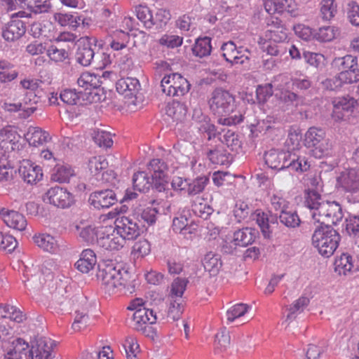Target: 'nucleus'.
<instances>
[{
    "instance_id": "obj_1",
    "label": "nucleus",
    "mask_w": 359,
    "mask_h": 359,
    "mask_svg": "<svg viewBox=\"0 0 359 359\" xmlns=\"http://www.w3.org/2000/svg\"><path fill=\"white\" fill-rule=\"evenodd\" d=\"M210 111L219 117L217 123L222 126H236L243 121L244 116L235 113L236 109V97L229 90L222 88L215 89L208 100Z\"/></svg>"
},
{
    "instance_id": "obj_2",
    "label": "nucleus",
    "mask_w": 359,
    "mask_h": 359,
    "mask_svg": "<svg viewBox=\"0 0 359 359\" xmlns=\"http://www.w3.org/2000/svg\"><path fill=\"white\" fill-rule=\"evenodd\" d=\"M130 274L121 265L110 262H104L98 265L97 278L101 282L106 293L112 294L122 288H128Z\"/></svg>"
},
{
    "instance_id": "obj_3",
    "label": "nucleus",
    "mask_w": 359,
    "mask_h": 359,
    "mask_svg": "<svg viewBox=\"0 0 359 359\" xmlns=\"http://www.w3.org/2000/svg\"><path fill=\"white\" fill-rule=\"evenodd\" d=\"M128 309L135 311L133 315L134 329L147 337H154L156 332L151 325L156 323L158 319L154 309L143 306L142 299H136L130 302Z\"/></svg>"
},
{
    "instance_id": "obj_4",
    "label": "nucleus",
    "mask_w": 359,
    "mask_h": 359,
    "mask_svg": "<svg viewBox=\"0 0 359 359\" xmlns=\"http://www.w3.org/2000/svg\"><path fill=\"white\" fill-rule=\"evenodd\" d=\"M339 233L331 225L319 226L312 236V244L325 257L332 256L338 248Z\"/></svg>"
},
{
    "instance_id": "obj_5",
    "label": "nucleus",
    "mask_w": 359,
    "mask_h": 359,
    "mask_svg": "<svg viewBox=\"0 0 359 359\" xmlns=\"http://www.w3.org/2000/svg\"><path fill=\"white\" fill-rule=\"evenodd\" d=\"M331 66L339 72L340 79L346 83L351 84L359 81V65L356 56L346 55L335 57L332 61Z\"/></svg>"
},
{
    "instance_id": "obj_6",
    "label": "nucleus",
    "mask_w": 359,
    "mask_h": 359,
    "mask_svg": "<svg viewBox=\"0 0 359 359\" xmlns=\"http://www.w3.org/2000/svg\"><path fill=\"white\" fill-rule=\"evenodd\" d=\"M313 219L320 226L336 224L343 218L342 209L335 201L321 203L317 212L312 213Z\"/></svg>"
},
{
    "instance_id": "obj_7",
    "label": "nucleus",
    "mask_w": 359,
    "mask_h": 359,
    "mask_svg": "<svg viewBox=\"0 0 359 359\" xmlns=\"http://www.w3.org/2000/svg\"><path fill=\"white\" fill-rule=\"evenodd\" d=\"M161 90L169 96H183L191 88V84L180 74L172 73L165 75L161 82Z\"/></svg>"
},
{
    "instance_id": "obj_8",
    "label": "nucleus",
    "mask_w": 359,
    "mask_h": 359,
    "mask_svg": "<svg viewBox=\"0 0 359 359\" xmlns=\"http://www.w3.org/2000/svg\"><path fill=\"white\" fill-rule=\"evenodd\" d=\"M97 39L88 36L81 37L76 42L77 46L75 54L76 61L83 67H88L93 65L96 53Z\"/></svg>"
},
{
    "instance_id": "obj_9",
    "label": "nucleus",
    "mask_w": 359,
    "mask_h": 359,
    "mask_svg": "<svg viewBox=\"0 0 359 359\" xmlns=\"http://www.w3.org/2000/svg\"><path fill=\"white\" fill-rule=\"evenodd\" d=\"M116 234L126 241H133L140 235V228L134 217L119 215L114 222Z\"/></svg>"
},
{
    "instance_id": "obj_10",
    "label": "nucleus",
    "mask_w": 359,
    "mask_h": 359,
    "mask_svg": "<svg viewBox=\"0 0 359 359\" xmlns=\"http://www.w3.org/2000/svg\"><path fill=\"white\" fill-rule=\"evenodd\" d=\"M43 201L46 203L62 209L68 208L74 203L72 194L67 189L55 186L50 188L43 196Z\"/></svg>"
},
{
    "instance_id": "obj_11",
    "label": "nucleus",
    "mask_w": 359,
    "mask_h": 359,
    "mask_svg": "<svg viewBox=\"0 0 359 359\" xmlns=\"http://www.w3.org/2000/svg\"><path fill=\"white\" fill-rule=\"evenodd\" d=\"M357 104V100L350 95L334 98L332 118L337 121L346 120L353 112Z\"/></svg>"
},
{
    "instance_id": "obj_12",
    "label": "nucleus",
    "mask_w": 359,
    "mask_h": 359,
    "mask_svg": "<svg viewBox=\"0 0 359 359\" xmlns=\"http://www.w3.org/2000/svg\"><path fill=\"white\" fill-rule=\"evenodd\" d=\"M325 132L320 128L311 127L305 133L304 145L306 147H313V157H323L324 155L323 142Z\"/></svg>"
},
{
    "instance_id": "obj_13",
    "label": "nucleus",
    "mask_w": 359,
    "mask_h": 359,
    "mask_svg": "<svg viewBox=\"0 0 359 359\" xmlns=\"http://www.w3.org/2000/svg\"><path fill=\"white\" fill-rule=\"evenodd\" d=\"M53 341L45 337H38L29 348L30 359H51Z\"/></svg>"
},
{
    "instance_id": "obj_14",
    "label": "nucleus",
    "mask_w": 359,
    "mask_h": 359,
    "mask_svg": "<svg viewBox=\"0 0 359 359\" xmlns=\"http://www.w3.org/2000/svg\"><path fill=\"white\" fill-rule=\"evenodd\" d=\"M0 218L10 228L19 231L26 230L27 221L25 217L18 211L0 208Z\"/></svg>"
},
{
    "instance_id": "obj_15",
    "label": "nucleus",
    "mask_w": 359,
    "mask_h": 359,
    "mask_svg": "<svg viewBox=\"0 0 359 359\" xmlns=\"http://www.w3.org/2000/svg\"><path fill=\"white\" fill-rule=\"evenodd\" d=\"M18 172L23 180L29 184H36L43 177L41 167L34 165L29 158H23L20 161Z\"/></svg>"
},
{
    "instance_id": "obj_16",
    "label": "nucleus",
    "mask_w": 359,
    "mask_h": 359,
    "mask_svg": "<svg viewBox=\"0 0 359 359\" xmlns=\"http://www.w3.org/2000/svg\"><path fill=\"white\" fill-rule=\"evenodd\" d=\"M89 203L95 209H106L117 202L116 194L111 189H104L92 193L89 197Z\"/></svg>"
},
{
    "instance_id": "obj_17",
    "label": "nucleus",
    "mask_w": 359,
    "mask_h": 359,
    "mask_svg": "<svg viewBox=\"0 0 359 359\" xmlns=\"http://www.w3.org/2000/svg\"><path fill=\"white\" fill-rule=\"evenodd\" d=\"M265 161V164L270 168L273 170H283L285 168H287L290 170H295V171H306L309 167L310 165L308 164L307 161L305 160V158H296L293 159L292 161H290L287 165H285V163L287 162V158H283V163L281 164L279 158H264Z\"/></svg>"
},
{
    "instance_id": "obj_18",
    "label": "nucleus",
    "mask_w": 359,
    "mask_h": 359,
    "mask_svg": "<svg viewBox=\"0 0 359 359\" xmlns=\"http://www.w3.org/2000/svg\"><path fill=\"white\" fill-rule=\"evenodd\" d=\"M337 184L344 191L355 193L359 191V166L342 173L337 178Z\"/></svg>"
},
{
    "instance_id": "obj_19",
    "label": "nucleus",
    "mask_w": 359,
    "mask_h": 359,
    "mask_svg": "<svg viewBox=\"0 0 359 359\" xmlns=\"http://www.w3.org/2000/svg\"><path fill=\"white\" fill-rule=\"evenodd\" d=\"M26 32L25 22L19 19H13L3 29L2 36L7 41H15Z\"/></svg>"
},
{
    "instance_id": "obj_20",
    "label": "nucleus",
    "mask_w": 359,
    "mask_h": 359,
    "mask_svg": "<svg viewBox=\"0 0 359 359\" xmlns=\"http://www.w3.org/2000/svg\"><path fill=\"white\" fill-rule=\"evenodd\" d=\"M278 216L270 215L261 210L256 211V222L264 238H269L272 233V225L278 224Z\"/></svg>"
},
{
    "instance_id": "obj_21",
    "label": "nucleus",
    "mask_w": 359,
    "mask_h": 359,
    "mask_svg": "<svg viewBox=\"0 0 359 359\" xmlns=\"http://www.w3.org/2000/svg\"><path fill=\"white\" fill-rule=\"evenodd\" d=\"M258 231L252 228L246 227L236 231L233 233L235 245L246 247L252 244L257 238Z\"/></svg>"
},
{
    "instance_id": "obj_22",
    "label": "nucleus",
    "mask_w": 359,
    "mask_h": 359,
    "mask_svg": "<svg viewBox=\"0 0 359 359\" xmlns=\"http://www.w3.org/2000/svg\"><path fill=\"white\" fill-rule=\"evenodd\" d=\"M74 175V169L70 165L57 163L52 170L50 180L59 183H67Z\"/></svg>"
},
{
    "instance_id": "obj_23",
    "label": "nucleus",
    "mask_w": 359,
    "mask_h": 359,
    "mask_svg": "<svg viewBox=\"0 0 359 359\" xmlns=\"http://www.w3.org/2000/svg\"><path fill=\"white\" fill-rule=\"evenodd\" d=\"M13 345V349L6 353L4 359H30L29 346L22 339H15Z\"/></svg>"
},
{
    "instance_id": "obj_24",
    "label": "nucleus",
    "mask_w": 359,
    "mask_h": 359,
    "mask_svg": "<svg viewBox=\"0 0 359 359\" xmlns=\"http://www.w3.org/2000/svg\"><path fill=\"white\" fill-rule=\"evenodd\" d=\"M97 263L95 253L90 249L83 250L80 259L75 263V267L81 272L87 273L92 269Z\"/></svg>"
},
{
    "instance_id": "obj_25",
    "label": "nucleus",
    "mask_w": 359,
    "mask_h": 359,
    "mask_svg": "<svg viewBox=\"0 0 359 359\" xmlns=\"http://www.w3.org/2000/svg\"><path fill=\"white\" fill-rule=\"evenodd\" d=\"M25 137L29 142V144L34 147L42 145L50 140L48 133L36 127L29 128Z\"/></svg>"
},
{
    "instance_id": "obj_26",
    "label": "nucleus",
    "mask_w": 359,
    "mask_h": 359,
    "mask_svg": "<svg viewBox=\"0 0 359 359\" xmlns=\"http://www.w3.org/2000/svg\"><path fill=\"white\" fill-rule=\"evenodd\" d=\"M187 108L184 103L178 100L168 102L165 107V114L174 121H182L187 114Z\"/></svg>"
},
{
    "instance_id": "obj_27",
    "label": "nucleus",
    "mask_w": 359,
    "mask_h": 359,
    "mask_svg": "<svg viewBox=\"0 0 359 359\" xmlns=\"http://www.w3.org/2000/svg\"><path fill=\"white\" fill-rule=\"evenodd\" d=\"M202 263L205 270L211 276L217 275L222 267L220 256L212 252H209L204 256Z\"/></svg>"
},
{
    "instance_id": "obj_28",
    "label": "nucleus",
    "mask_w": 359,
    "mask_h": 359,
    "mask_svg": "<svg viewBox=\"0 0 359 359\" xmlns=\"http://www.w3.org/2000/svg\"><path fill=\"white\" fill-rule=\"evenodd\" d=\"M20 4V7L27 8L35 14L46 13L50 8L49 2L44 0H15Z\"/></svg>"
},
{
    "instance_id": "obj_29",
    "label": "nucleus",
    "mask_w": 359,
    "mask_h": 359,
    "mask_svg": "<svg viewBox=\"0 0 359 359\" xmlns=\"http://www.w3.org/2000/svg\"><path fill=\"white\" fill-rule=\"evenodd\" d=\"M97 243L101 248L107 250H118L125 245L123 238L114 234L100 238L97 240Z\"/></svg>"
},
{
    "instance_id": "obj_30",
    "label": "nucleus",
    "mask_w": 359,
    "mask_h": 359,
    "mask_svg": "<svg viewBox=\"0 0 359 359\" xmlns=\"http://www.w3.org/2000/svg\"><path fill=\"white\" fill-rule=\"evenodd\" d=\"M134 189L140 192H147L152 187L151 180L144 171H138L133 176Z\"/></svg>"
},
{
    "instance_id": "obj_31",
    "label": "nucleus",
    "mask_w": 359,
    "mask_h": 359,
    "mask_svg": "<svg viewBox=\"0 0 359 359\" xmlns=\"http://www.w3.org/2000/svg\"><path fill=\"white\" fill-rule=\"evenodd\" d=\"M34 243L44 251L51 253L57 249V243L55 238L49 234H40L33 237Z\"/></svg>"
},
{
    "instance_id": "obj_32",
    "label": "nucleus",
    "mask_w": 359,
    "mask_h": 359,
    "mask_svg": "<svg viewBox=\"0 0 359 359\" xmlns=\"http://www.w3.org/2000/svg\"><path fill=\"white\" fill-rule=\"evenodd\" d=\"M147 167L152 172L151 177L161 178L163 175H168V166L163 158H151Z\"/></svg>"
},
{
    "instance_id": "obj_33",
    "label": "nucleus",
    "mask_w": 359,
    "mask_h": 359,
    "mask_svg": "<svg viewBox=\"0 0 359 359\" xmlns=\"http://www.w3.org/2000/svg\"><path fill=\"white\" fill-rule=\"evenodd\" d=\"M304 198L305 205L309 209L313 210V212H317L321 203L325 201L318 191L311 189L304 190Z\"/></svg>"
},
{
    "instance_id": "obj_34",
    "label": "nucleus",
    "mask_w": 359,
    "mask_h": 359,
    "mask_svg": "<svg viewBox=\"0 0 359 359\" xmlns=\"http://www.w3.org/2000/svg\"><path fill=\"white\" fill-rule=\"evenodd\" d=\"M352 257L347 254L343 253L335 259L334 270L339 275H346L348 272L354 270Z\"/></svg>"
},
{
    "instance_id": "obj_35",
    "label": "nucleus",
    "mask_w": 359,
    "mask_h": 359,
    "mask_svg": "<svg viewBox=\"0 0 359 359\" xmlns=\"http://www.w3.org/2000/svg\"><path fill=\"white\" fill-rule=\"evenodd\" d=\"M211 49V38L204 36L196 39L195 44L192 48V52L194 55L201 58L209 55L210 54Z\"/></svg>"
},
{
    "instance_id": "obj_36",
    "label": "nucleus",
    "mask_w": 359,
    "mask_h": 359,
    "mask_svg": "<svg viewBox=\"0 0 359 359\" xmlns=\"http://www.w3.org/2000/svg\"><path fill=\"white\" fill-rule=\"evenodd\" d=\"M243 48V46H237L233 41H229L222 44L221 50L222 51V56L225 58L226 61L233 65L235 59L240 55L241 49Z\"/></svg>"
},
{
    "instance_id": "obj_37",
    "label": "nucleus",
    "mask_w": 359,
    "mask_h": 359,
    "mask_svg": "<svg viewBox=\"0 0 359 359\" xmlns=\"http://www.w3.org/2000/svg\"><path fill=\"white\" fill-rule=\"evenodd\" d=\"M18 71L14 66L6 60H0V82H11L17 78Z\"/></svg>"
},
{
    "instance_id": "obj_38",
    "label": "nucleus",
    "mask_w": 359,
    "mask_h": 359,
    "mask_svg": "<svg viewBox=\"0 0 359 359\" xmlns=\"http://www.w3.org/2000/svg\"><path fill=\"white\" fill-rule=\"evenodd\" d=\"M264 1L265 10L270 14L283 13L289 7L288 4L292 3V0H264Z\"/></svg>"
},
{
    "instance_id": "obj_39",
    "label": "nucleus",
    "mask_w": 359,
    "mask_h": 359,
    "mask_svg": "<svg viewBox=\"0 0 359 359\" xmlns=\"http://www.w3.org/2000/svg\"><path fill=\"white\" fill-rule=\"evenodd\" d=\"M111 133L103 130H93L92 137L95 143L100 147L109 148L113 144Z\"/></svg>"
},
{
    "instance_id": "obj_40",
    "label": "nucleus",
    "mask_w": 359,
    "mask_h": 359,
    "mask_svg": "<svg viewBox=\"0 0 359 359\" xmlns=\"http://www.w3.org/2000/svg\"><path fill=\"white\" fill-rule=\"evenodd\" d=\"M278 217L280 222L288 228H297L301 224V219L295 211L292 212L287 209L280 212Z\"/></svg>"
},
{
    "instance_id": "obj_41",
    "label": "nucleus",
    "mask_w": 359,
    "mask_h": 359,
    "mask_svg": "<svg viewBox=\"0 0 359 359\" xmlns=\"http://www.w3.org/2000/svg\"><path fill=\"white\" fill-rule=\"evenodd\" d=\"M337 31L334 27L324 26L313 29V39L320 42H329L335 38Z\"/></svg>"
},
{
    "instance_id": "obj_42",
    "label": "nucleus",
    "mask_w": 359,
    "mask_h": 359,
    "mask_svg": "<svg viewBox=\"0 0 359 359\" xmlns=\"http://www.w3.org/2000/svg\"><path fill=\"white\" fill-rule=\"evenodd\" d=\"M208 183L209 177L205 175L198 177L193 180H189L187 194L191 196H195L200 194L204 190Z\"/></svg>"
},
{
    "instance_id": "obj_43",
    "label": "nucleus",
    "mask_w": 359,
    "mask_h": 359,
    "mask_svg": "<svg viewBox=\"0 0 359 359\" xmlns=\"http://www.w3.org/2000/svg\"><path fill=\"white\" fill-rule=\"evenodd\" d=\"M276 24H278V26L275 27V29L267 31L266 36L274 43L285 41L287 39V29L278 19H276Z\"/></svg>"
},
{
    "instance_id": "obj_44",
    "label": "nucleus",
    "mask_w": 359,
    "mask_h": 359,
    "mask_svg": "<svg viewBox=\"0 0 359 359\" xmlns=\"http://www.w3.org/2000/svg\"><path fill=\"white\" fill-rule=\"evenodd\" d=\"M56 20L62 26H69L73 29H76L82 21L81 17L74 16L68 13H57L55 15Z\"/></svg>"
},
{
    "instance_id": "obj_45",
    "label": "nucleus",
    "mask_w": 359,
    "mask_h": 359,
    "mask_svg": "<svg viewBox=\"0 0 359 359\" xmlns=\"http://www.w3.org/2000/svg\"><path fill=\"white\" fill-rule=\"evenodd\" d=\"M199 123H201L199 128L200 130L207 133L209 140L221 133V131H218L217 127L210 123V118L208 115L201 114V119H199Z\"/></svg>"
},
{
    "instance_id": "obj_46",
    "label": "nucleus",
    "mask_w": 359,
    "mask_h": 359,
    "mask_svg": "<svg viewBox=\"0 0 359 359\" xmlns=\"http://www.w3.org/2000/svg\"><path fill=\"white\" fill-rule=\"evenodd\" d=\"M309 304V299L306 297H301L294 301L288 309L289 312L287 315V320H292L295 318L297 314L302 312Z\"/></svg>"
},
{
    "instance_id": "obj_47",
    "label": "nucleus",
    "mask_w": 359,
    "mask_h": 359,
    "mask_svg": "<svg viewBox=\"0 0 359 359\" xmlns=\"http://www.w3.org/2000/svg\"><path fill=\"white\" fill-rule=\"evenodd\" d=\"M136 15L147 29H151L154 26L153 13L147 6H139L137 7Z\"/></svg>"
},
{
    "instance_id": "obj_48",
    "label": "nucleus",
    "mask_w": 359,
    "mask_h": 359,
    "mask_svg": "<svg viewBox=\"0 0 359 359\" xmlns=\"http://www.w3.org/2000/svg\"><path fill=\"white\" fill-rule=\"evenodd\" d=\"M291 81L292 90L303 96L307 91H309L313 86L312 81L307 77L303 79L294 78Z\"/></svg>"
},
{
    "instance_id": "obj_49",
    "label": "nucleus",
    "mask_w": 359,
    "mask_h": 359,
    "mask_svg": "<svg viewBox=\"0 0 359 359\" xmlns=\"http://www.w3.org/2000/svg\"><path fill=\"white\" fill-rule=\"evenodd\" d=\"M302 139V134L299 127L297 126H290L288 130V138L287 140V144L289 147L292 146L291 150H295L296 149H298Z\"/></svg>"
},
{
    "instance_id": "obj_50",
    "label": "nucleus",
    "mask_w": 359,
    "mask_h": 359,
    "mask_svg": "<svg viewBox=\"0 0 359 359\" xmlns=\"http://www.w3.org/2000/svg\"><path fill=\"white\" fill-rule=\"evenodd\" d=\"M171 18L169 10L165 8L157 9L155 15H153L152 22L156 28L161 29L165 27Z\"/></svg>"
},
{
    "instance_id": "obj_51",
    "label": "nucleus",
    "mask_w": 359,
    "mask_h": 359,
    "mask_svg": "<svg viewBox=\"0 0 359 359\" xmlns=\"http://www.w3.org/2000/svg\"><path fill=\"white\" fill-rule=\"evenodd\" d=\"M88 165L91 174L97 176L108 168L109 163L106 158H90Z\"/></svg>"
},
{
    "instance_id": "obj_52",
    "label": "nucleus",
    "mask_w": 359,
    "mask_h": 359,
    "mask_svg": "<svg viewBox=\"0 0 359 359\" xmlns=\"http://www.w3.org/2000/svg\"><path fill=\"white\" fill-rule=\"evenodd\" d=\"M334 2V0H322L320 13L324 20H330L337 13V5Z\"/></svg>"
},
{
    "instance_id": "obj_53",
    "label": "nucleus",
    "mask_w": 359,
    "mask_h": 359,
    "mask_svg": "<svg viewBox=\"0 0 359 359\" xmlns=\"http://www.w3.org/2000/svg\"><path fill=\"white\" fill-rule=\"evenodd\" d=\"M249 306L245 304H237L226 311L228 322L231 323L236 319L244 316L248 311Z\"/></svg>"
},
{
    "instance_id": "obj_54",
    "label": "nucleus",
    "mask_w": 359,
    "mask_h": 359,
    "mask_svg": "<svg viewBox=\"0 0 359 359\" xmlns=\"http://www.w3.org/2000/svg\"><path fill=\"white\" fill-rule=\"evenodd\" d=\"M273 86L271 83L258 86L256 90V97L259 104H264L273 95Z\"/></svg>"
},
{
    "instance_id": "obj_55",
    "label": "nucleus",
    "mask_w": 359,
    "mask_h": 359,
    "mask_svg": "<svg viewBox=\"0 0 359 359\" xmlns=\"http://www.w3.org/2000/svg\"><path fill=\"white\" fill-rule=\"evenodd\" d=\"M346 231L350 236L359 237V215H350L345 220Z\"/></svg>"
},
{
    "instance_id": "obj_56",
    "label": "nucleus",
    "mask_w": 359,
    "mask_h": 359,
    "mask_svg": "<svg viewBox=\"0 0 359 359\" xmlns=\"http://www.w3.org/2000/svg\"><path fill=\"white\" fill-rule=\"evenodd\" d=\"M150 251V243L147 240H141L134 244L132 253L137 257H143L149 255Z\"/></svg>"
},
{
    "instance_id": "obj_57",
    "label": "nucleus",
    "mask_w": 359,
    "mask_h": 359,
    "mask_svg": "<svg viewBox=\"0 0 359 359\" xmlns=\"http://www.w3.org/2000/svg\"><path fill=\"white\" fill-rule=\"evenodd\" d=\"M188 280L185 278H177L171 285V298L181 297L186 290Z\"/></svg>"
},
{
    "instance_id": "obj_58",
    "label": "nucleus",
    "mask_w": 359,
    "mask_h": 359,
    "mask_svg": "<svg viewBox=\"0 0 359 359\" xmlns=\"http://www.w3.org/2000/svg\"><path fill=\"white\" fill-rule=\"evenodd\" d=\"M303 57L306 63L316 68L323 65L325 60L324 56L322 54L309 51H304Z\"/></svg>"
},
{
    "instance_id": "obj_59",
    "label": "nucleus",
    "mask_w": 359,
    "mask_h": 359,
    "mask_svg": "<svg viewBox=\"0 0 359 359\" xmlns=\"http://www.w3.org/2000/svg\"><path fill=\"white\" fill-rule=\"evenodd\" d=\"M81 93V91L76 93L75 90L65 89L60 93L59 98L65 104L74 105L76 104L77 100H79V94Z\"/></svg>"
},
{
    "instance_id": "obj_60",
    "label": "nucleus",
    "mask_w": 359,
    "mask_h": 359,
    "mask_svg": "<svg viewBox=\"0 0 359 359\" xmlns=\"http://www.w3.org/2000/svg\"><path fill=\"white\" fill-rule=\"evenodd\" d=\"M183 312V306L182 304L174 299H170L168 309V318L173 321L180 318Z\"/></svg>"
},
{
    "instance_id": "obj_61",
    "label": "nucleus",
    "mask_w": 359,
    "mask_h": 359,
    "mask_svg": "<svg viewBox=\"0 0 359 359\" xmlns=\"http://www.w3.org/2000/svg\"><path fill=\"white\" fill-rule=\"evenodd\" d=\"M347 18L353 25L359 26V5L355 1L348 4Z\"/></svg>"
},
{
    "instance_id": "obj_62",
    "label": "nucleus",
    "mask_w": 359,
    "mask_h": 359,
    "mask_svg": "<svg viewBox=\"0 0 359 359\" xmlns=\"http://www.w3.org/2000/svg\"><path fill=\"white\" fill-rule=\"evenodd\" d=\"M230 341L229 332L223 329L215 335V347L216 348L226 349L230 345Z\"/></svg>"
},
{
    "instance_id": "obj_63",
    "label": "nucleus",
    "mask_w": 359,
    "mask_h": 359,
    "mask_svg": "<svg viewBox=\"0 0 359 359\" xmlns=\"http://www.w3.org/2000/svg\"><path fill=\"white\" fill-rule=\"evenodd\" d=\"M79 236L88 243H94L97 242V231L95 227L86 226L83 227L79 232Z\"/></svg>"
},
{
    "instance_id": "obj_64",
    "label": "nucleus",
    "mask_w": 359,
    "mask_h": 359,
    "mask_svg": "<svg viewBox=\"0 0 359 359\" xmlns=\"http://www.w3.org/2000/svg\"><path fill=\"white\" fill-rule=\"evenodd\" d=\"M344 84H346V82L340 79L339 74L332 78L326 79L322 82L324 89L332 91L339 90Z\"/></svg>"
}]
</instances>
